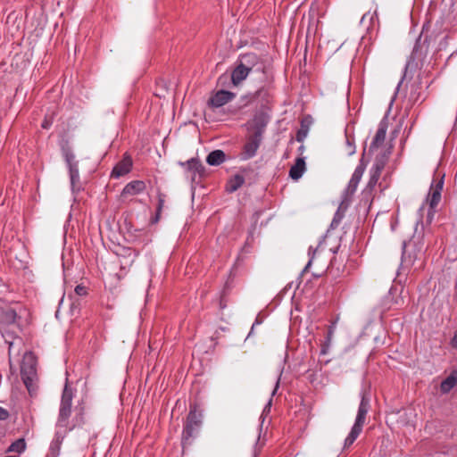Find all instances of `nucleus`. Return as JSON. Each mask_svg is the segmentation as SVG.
Instances as JSON below:
<instances>
[{
    "label": "nucleus",
    "instance_id": "9d476101",
    "mask_svg": "<svg viewBox=\"0 0 457 457\" xmlns=\"http://www.w3.org/2000/svg\"><path fill=\"white\" fill-rule=\"evenodd\" d=\"M228 102V89L221 88L219 89L213 96L208 100V105L212 110L218 109Z\"/></svg>",
    "mask_w": 457,
    "mask_h": 457
},
{
    "label": "nucleus",
    "instance_id": "4be33fe9",
    "mask_svg": "<svg viewBox=\"0 0 457 457\" xmlns=\"http://www.w3.org/2000/svg\"><path fill=\"white\" fill-rule=\"evenodd\" d=\"M62 154L68 166L78 164V162L75 160V155L68 145H62Z\"/></svg>",
    "mask_w": 457,
    "mask_h": 457
},
{
    "label": "nucleus",
    "instance_id": "dca6fc26",
    "mask_svg": "<svg viewBox=\"0 0 457 457\" xmlns=\"http://www.w3.org/2000/svg\"><path fill=\"white\" fill-rule=\"evenodd\" d=\"M305 170V162L303 158H297L295 164L290 168L289 176L295 179H299Z\"/></svg>",
    "mask_w": 457,
    "mask_h": 457
},
{
    "label": "nucleus",
    "instance_id": "603ef678",
    "mask_svg": "<svg viewBox=\"0 0 457 457\" xmlns=\"http://www.w3.org/2000/svg\"><path fill=\"white\" fill-rule=\"evenodd\" d=\"M312 249V246H311V247H309V253H311Z\"/></svg>",
    "mask_w": 457,
    "mask_h": 457
},
{
    "label": "nucleus",
    "instance_id": "e433bc0d",
    "mask_svg": "<svg viewBox=\"0 0 457 457\" xmlns=\"http://www.w3.org/2000/svg\"><path fill=\"white\" fill-rule=\"evenodd\" d=\"M228 79V77L226 75V73H223L220 78L218 79V85L225 86L227 81Z\"/></svg>",
    "mask_w": 457,
    "mask_h": 457
},
{
    "label": "nucleus",
    "instance_id": "7c9ffc66",
    "mask_svg": "<svg viewBox=\"0 0 457 457\" xmlns=\"http://www.w3.org/2000/svg\"><path fill=\"white\" fill-rule=\"evenodd\" d=\"M242 105L233 104L232 106H230V114H236L242 107L247 106L250 103V98L247 96H244L242 98Z\"/></svg>",
    "mask_w": 457,
    "mask_h": 457
},
{
    "label": "nucleus",
    "instance_id": "c85d7f7f",
    "mask_svg": "<svg viewBox=\"0 0 457 457\" xmlns=\"http://www.w3.org/2000/svg\"><path fill=\"white\" fill-rule=\"evenodd\" d=\"M444 178L445 175H442L439 179H435L430 187V191H438L442 192L444 187Z\"/></svg>",
    "mask_w": 457,
    "mask_h": 457
},
{
    "label": "nucleus",
    "instance_id": "7ed1b4c3",
    "mask_svg": "<svg viewBox=\"0 0 457 457\" xmlns=\"http://www.w3.org/2000/svg\"><path fill=\"white\" fill-rule=\"evenodd\" d=\"M203 420V413L196 410V407H191L187 417V421L182 432V445H190L193 438H195L201 428Z\"/></svg>",
    "mask_w": 457,
    "mask_h": 457
},
{
    "label": "nucleus",
    "instance_id": "412c9836",
    "mask_svg": "<svg viewBox=\"0 0 457 457\" xmlns=\"http://www.w3.org/2000/svg\"><path fill=\"white\" fill-rule=\"evenodd\" d=\"M364 424L356 422L353 426L351 432L349 433L348 436L345 438V447H349L353 444V442L356 440V438L359 436L362 430V427Z\"/></svg>",
    "mask_w": 457,
    "mask_h": 457
},
{
    "label": "nucleus",
    "instance_id": "5701e85b",
    "mask_svg": "<svg viewBox=\"0 0 457 457\" xmlns=\"http://www.w3.org/2000/svg\"><path fill=\"white\" fill-rule=\"evenodd\" d=\"M157 198H158V204H157V209H156V214L152 220L153 223H156L160 220L161 212L164 207L166 195L159 191L157 194Z\"/></svg>",
    "mask_w": 457,
    "mask_h": 457
},
{
    "label": "nucleus",
    "instance_id": "6e6552de",
    "mask_svg": "<svg viewBox=\"0 0 457 457\" xmlns=\"http://www.w3.org/2000/svg\"><path fill=\"white\" fill-rule=\"evenodd\" d=\"M133 162L129 155L124 154L123 158L114 166L111 176L119 179L128 174L132 168Z\"/></svg>",
    "mask_w": 457,
    "mask_h": 457
},
{
    "label": "nucleus",
    "instance_id": "aec40b11",
    "mask_svg": "<svg viewBox=\"0 0 457 457\" xmlns=\"http://www.w3.org/2000/svg\"><path fill=\"white\" fill-rule=\"evenodd\" d=\"M369 406H370L369 399L363 395L361 397V400L357 417L355 420L356 422L364 424L365 420H366V415L369 411Z\"/></svg>",
    "mask_w": 457,
    "mask_h": 457
},
{
    "label": "nucleus",
    "instance_id": "b1692460",
    "mask_svg": "<svg viewBox=\"0 0 457 457\" xmlns=\"http://www.w3.org/2000/svg\"><path fill=\"white\" fill-rule=\"evenodd\" d=\"M25 448H26V443H25L24 439L20 438L10 445V446L7 449V452L21 453L25 450Z\"/></svg>",
    "mask_w": 457,
    "mask_h": 457
},
{
    "label": "nucleus",
    "instance_id": "39448f33",
    "mask_svg": "<svg viewBox=\"0 0 457 457\" xmlns=\"http://www.w3.org/2000/svg\"><path fill=\"white\" fill-rule=\"evenodd\" d=\"M423 245L420 242L411 240L403 244L402 262L405 266H412L416 260L420 259L423 254Z\"/></svg>",
    "mask_w": 457,
    "mask_h": 457
},
{
    "label": "nucleus",
    "instance_id": "c9c22d12",
    "mask_svg": "<svg viewBox=\"0 0 457 457\" xmlns=\"http://www.w3.org/2000/svg\"><path fill=\"white\" fill-rule=\"evenodd\" d=\"M9 418V412L7 410L0 407V420H5Z\"/></svg>",
    "mask_w": 457,
    "mask_h": 457
},
{
    "label": "nucleus",
    "instance_id": "3c124183",
    "mask_svg": "<svg viewBox=\"0 0 457 457\" xmlns=\"http://www.w3.org/2000/svg\"><path fill=\"white\" fill-rule=\"evenodd\" d=\"M74 309V303L71 304V311L73 312Z\"/></svg>",
    "mask_w": 457,
    "mask_h": 457
},
{
    "label": "nucleus",
    "instance_id": "f3484780",
    "mask_svg": "<svg viewBox=\"0 0 457 457\" xmlns=\"http://www.w3.org/2000/svg\"><path fill=\"white\" fill-rule=\"evenodd\" d=\"M226 161V154L222 150L212 151L206 157V162L211 166H218Z\"/></svg>",
    "mask_w": 457,
    "mask_h": 457
},
{
    "label": "nucleus",
    "instance_id": "49530a36",
    "mask_svg": "<svg viewBox=\"0 0 457 457\" xmlns=\"http://www.w3.org/2000/svg\"><path fill=\"white\" fill-rule=\"evenodd\" d=\"M229 96H230V102H231L234 98V94L230 92Z\"/></svg>",
    "mask_w": 457,
    "mask_h": 457
},
{
    "label": "nucleus",
    "instance_id": "864d4df0",
    "mask_svg": "<svg viewBox=\"0 0 457 457\" xmlns=\"http://www.w3.org/2000/svg\"><path fill=\"white\" fill-rule=\"evenodd\" d=\"M5 457H17V456H5Z\"/></svg>",
    "mask_w": 457,
    "mask_h": 457
},
{
    "label": "nucleus",
    "instance_id": "1a4fd4ad",
    "mask_svg": "<svg viewBox=\"0 0 457 457\" xmlns=\"http://www.w3.org/2000/svg\"><path fill=\"white\" fill-rule=\"evenodd\" d=\"M138 255L139 252L135 249L130 247L121 248L119 253L121 269L130 268Z\"/></svg>",
    "mask_w": 457,
    "mask_h": 457
},
{
    "label": "nucleus",
    "instance_id": "2f4dec72",
    "mask_svg": "<svg viewBox=\"0 0 457 457\" xmlns=\"http://www.w3.org/2000/svg\"><path fill=\"white\" fill-rule=\"evenodd\" d=\"M74 292L79 296H85L87 295V288L83 285L76 286Z\"/></svg>",
    "mask_w": 457,
    "mask_h": 457
},
{
    "label": "nucleus",
    "instance_id": "f03ea898",
    "mask_svg": "<svg viewBox=\"0 0 457 457\" xmlns=\"http://www.w3.org/2000/svg\"><path fill=\"white\" fill-rule=\"evenodd\" d=\"M260 62L259 56L254 53H247L239 56L236 66L230 74V80L234 86L244 81L250 71Z\"/></svg>",
    "mask_w": 457,
    "mask_h": 457
},
{
    "label": "nucleus",
    "instance_id": "393cba45",
    "mask_svg": "<svg viewBox=\"0 0 457 457\" xmlns=\"http://www.w3.org/2000/svg\"><path fill=\"white\" fill-rule=\"evenodd\" d=\"M382 169H383V165H380V164L375 165L374 171L371 174L370 181L368 183L369 187L372 188L373 187H375V185L377 184V182L380 177Z\"/></svg>",
    "mask_w": 457,
    "mask_h": 457
},
{
    "label": "nucleus",
    "instance_id": "79ce46f5",
    "mask_svg": "<svg viewBox=\"0 0 457 457\" xmlns=\"http://www.w3.org/2000/svg\"><path fill=\"white\" fill-rule=\"evenodd\" d=\"M220 309H225L227 307V303H226V300H225L224 294L221 295V298H220Z\"/></svg>",
    "mask_w": 457,
    "mask_h": 457
},
{
    "label": "nucleus",
    "instance_id": "f8f14e48",
    "mask_svg": "<svg viewBox=\"0 0 457 457\" xmlns=\"http://www.w3.org/2000/svg\"><path fill=\"white\" fill-rule=\"evenodd\" d=\"M146 188L145 183L143 180H133L128 183L123 190L122 195H136L143 193Z\"/></svg>",
    "mask_w": 457,
    "mask_h": 457
},
{
    "label": "nucleus",
    "instance_id": "ea45409f",
    "mask_svg": "<svg viewBox=\"0 0 457 457\" xmlns=\"http://www.w3.org/2000/svg\"><path fill=\"white\" fill-rule=\"evenodd\" d=\"M330 343H331V342H328V337H327V338H326V341H325V343L323 344L322 348H321V350H320V353H321V354H326V353H328V347H329V345H330Z\"/></svg>",
    "mask_w": 457,
    "mask_h": 457
},
{
    "label": "nucleus",
    "instance_id": "09e8293b",
    "mask_svg": "<svg viewBox=\"0 0 457 457\" xmlns=\"http://www.w3.org/2000/svg\"><path fill=\"white\" fill-rule=\"evenodd\" d=\"M271 404V400H270L269 403L267 404L266 408H270Z\"/></svg>",
    "mask_w": 457,
    "mask_h": 457
},
{
    "label": "nucleus",
    "instance_id": "bb28decb",
    "mask_svg": "<svg viewBox=\"0 0 457 457\" xmlns=\"http://www.w3.org/2000/svg\"><path fill=\"white\" fill-rule=\"evenodd\" d=\"M70 171V178L71 185L74 186L77 182L79 181V172L78 164H72L68 166Z\"/></svg>",
    "mask_w": 457,
    "mask_h": 457
},
{
    "label": "nucleus",
    "instance_id": "a19ab883",
    "mask_svg": "<svg viewBox=\"0 0 457 457\" xmlns=\"http://www.w3.org/2000/svg\"><path fill=\"white\" fill-rule=\"evenodd\" d=\"M330 343H331V342H328V337H327V338H326V341H325V343L323 344L322 348H321V350H320V353H321V354H326V353H328V347H329V345H330Z\"/></svg>",
    "mask_w": 457,
    "mask_h": 457
},
{
    "label": "nucleus",
    "instance_id": "20e7f679",
    "mask_svg": "<svg viewBox=\"0 0 457 457\" xmlns=\"http://www.w3.org/2000/svg\"><path fill=\"white\" fill-rule=\"evenodd\" d=\"M179 164L184 168L185 176L192 182L199 183L207 175L205 167L198 158L179 162Z\"/></svg>",
    "mask_w": 457,
    "mask_h": 457
},
{
    "label": "nucleus",
    "instance_id": "de8ad7c7",
    "mask_svg": "<svg viewBox=\"0 0 457 457\" xmlns=\"http://www.w3.org/2000/svg\"><path fill=\"white\" fill-rule=\"evenodd\" d=\"M353 153H354V148H353V149L351 148V149L349 150V154H353Z\"/></svg>",
    "mask_w": 457,
    "mask_h": 457
},
{
    "label": "nucleus",
    "instance_id": "4c0bfd02",
    "mask_svg": "<svg viewBox=\"0 0 457 457\" xmlns=\"http://www.w3.org/2000/svg\"><path fill=\"white\" fill-rule=\"evenodd\" d=\"M435 212H436L435 209H431L429 207V210H428V215H427V222L428 224H430L432 222L434 215H435Z\"/></svg>",
    "mask_w": 457,
    "mask_h": 457
},
{
    "label": "nucleus",
    "instance_id": "a18cd8bd",
    "mask_svg": "<svg viewBox=\"0 0 457 457\" xmlns=\"http://www.w3.org/2000/svg\"><path fill=\"white\" fill-rule=\"evenodd\" d=\"M278 383H279V382H278V381H277V383H276V386H275V388H274V390H273V392H272V395H274V394L276 393V391H277V389H278Z\"/></svg>",
    "mask_w": 457,
    "mask_h": 457
},
{
    "label": "nucleus",
    "instance_id": "473e14b6",
    "mask_svg": "<svg viewBox=\"0 0 457 457\" xmlns=\"http://www.w3.org/2000/svg\"><path fill=\"white\" fill-rule=\"evenodd\" d=\"M337 320H338V318H337L336 320L332 321L331 325L328 327V335H327L328 342H331V340H332L333 333L336 328V324L337 322Z\"/></svg>",
    "mask_w": 457,
    "mask_h": 457
},
{
    "label": "nucleus",
    "instance_id": "4468645a",
    "mask_svg": "<svg viewBox=\"0 0 457 457\" xmlns=\"http://www.w3.org/2000/svg\"><path fill=\"white\" fill-rule=\"evenodd\" d=\"M268 123V117L264 113L256 114L253 120L252 128L253 129V134L260 133V137H262L264 129Z\"/></svg>",
    "mask_w": 457,
    "mask_h": 457
},
{
    "label": "nucleus",
    "instance_id": "58836bf2",
    "mask_svg": "<svg viewBox=\"0 0 457 457\" xmlns=\"http://www.w3.org/2000/svg\"><path fill=\"white\" fill-rule=\"evenodd\" d=\"M330 343H331V342H328V337H327V338H326V341H325V343L323 344L322 348H321V350H320V353H321V354H326V353H328V347H329V345H330Z\"/></svg>",
    "mask_w": 457,
    "mask_h": 457
},
{
    "label": "nucleus",
    "instance_id": "72a5a7b5",
    "mask_svg": "<svg viewBox=\"0 0 457 457\" xmlns=\"http://www.w3.org/2000/svg\"><path fill=\"white\" fill-rule=\"evenodd\" d=\"M2 336L4 338L5 343H7L9 345V351H8L9 352V361L11 362V350H12V347L13 345V342L9 341V339H8L9 333L2 332Z\"/></svg>",
    "mask_w": 457,
    "mask_h": 457
},
{
    "label": "nucleus",
    "instance_id": "0eeeda50",
    "mask_svg": "<svg viewBox=\"0 0 457 457\" xmlns=\"http://www.w3.org/2000/svg\"><path fill=\"white\" fill-rule=\"evenodd\" d=\"M261 142L262 137H260V133L251 134L250 136H248L246 142L243 147V159L246 160L253 157L261 145Z\"/></svg>",
    "mask_w": 457,
    "mask_h": 457
},
{
    "label": "nucleus",
    "instance_id": "2eb2a0df",
    "mask_svg": "<svg viewBox=\"0 0 457 457\" xmlns=\"http://www.w3.org/2000/svg\"><path fill=\"white\" fill-rule=\"evenodd\" d=\"M364 170H365V165L362 163V161H361V163L354 170V172L349 181L348 190H350L352 192L355 191V189L363 175Z\"/></svg>",
    "mask_w": 457,
    "mask_h": 457
},
{
    "label": "nucleus",
    "instance_id": "8fccbe9b",
    "mask_svg": "<svg viewBox=\"0 0 457 457\" xmlns=\"http://www.w3.org/2000/svg\"><path fill=\"white\" fill-rule=\"evenodd\" d=\"M253 330V326L251 328V332L249 333V336L252 334Z\"/></svg>",
    "mask_w": 457,
    "mask_h": 457
},
{
    "label": "nucleus",
    "instance_id": "a878e982",
    "mask_svg": "<svg viewBox=\"0 0 457 457\" xmlns=\"http://www.w3.org/2000/svg\"><path fill=\"white\" fill-rule=\"evenodd\" d=\"M441 193L438 191H430L428 195L429 207L435 209L441 200Z\"/></svg>",
    "mask_w": 457,
    "mask_h": 457
},
{
    "label": "nucleus",
    "instance_id": "ddd939ff",
    "mask_svg": "<svg viewBox=\"0 0 457 457\" xmlns=\"http://www.w3.org/2000/svg\"><path fill=\"white\" fill-rule=\"evenodd\" d=\"M312 124V118L310 115H306L301 120L300 129H298L295 137L298 142H303Z\"/></svg>",
    "mask_w": 457,
    "mask_h": 457
},
{
    "label": "nucleus",
    "instance_id": "6ab92c4d",
    "mask_svg": "<svg viewBox=\"0 0 457 457\" xmlns=\"http://www.w3.org/2000/svg\"><path fill=\"white\" fill-rule=\"evenodd\" d=\"M16 318H17V313L13 309L0 308V324H6V325L12 324L15 322Z\"/></svg>",
    "mask_w": 457,
    "mask_h": 457
},
{
    "label": "nucleus",
    "instance_id": "c756f323",
    "mask_svg": "<svg viewBox=\"0 0 457 457\" xmlns=\"http://www.w3.org/2000/svg\"><path fill=\"white\" fill-rule=\"evenodd\" d=\"M343 216H344V212H341V206L338 208L337 212H336L333 220H332V222L330 224V228H336L339 223L341 222V220L343 219Z\"/></svg>",
    "mask_w": 457,
    "mask_h": 457
},
{
    "label": "nucleus",
    "instance_id": "c03bdc74",
    "mask_svg": "<svg viewBox=\"0 0 457 457\" xmlns=\"http://www.w3.org/2000/svg\"><path fill=\"white\" fill-rule=\"evenodd\" d=\"M452 345L454 347H457V336L455 335L453 338Z\"/></svg>",
    "mask_w": 457,
    "mask_h": 457
},
{
    "label": "nucleus",
    "instance_id": "37998d69",
    "mask_svg": "<svg viewBox=\"0 0 457 457\" xmlns=\"http://www.w3.org/2000/svg\"><path fill=\"white\" fill-rule=\"evenodd\" d=\"M312 262H313V255H312V256L311 257V259L309 260V262H308V263H307L306 267L304 268V270H307L310 268V266L312 265Z\"/></svg>",
    "mask_w": 457,
    "mask_h": 457
},
{
    "label": "nucleus",
    "instance_id": "9b49d317",
    "mask_svg": "<svg viewBox=\"0 0 457 457\" xmlns=\"http://www.w3.org/2000/svg\"><path fill=\"white\" fill-rule=\"evenodd\" d=\"M387 130V121L383 120L380 121L376 135L370 144V151L379 148L385 142Z\"/></svg>",
    "mask_w": 457,
    "mask_h": 457
},
{
    "label": "nucleus",
    "instance_id": "f704fd0d",
    "mask_svg": "<svg viewBox=\"0 0 457 457\" xmlns=\"http://www.w3.org/2000/svg\"><path fill=\"white\" fill-rule=\"evenodd\" d=\"M52 124H53L52 118L46 117L41 124V127L45 129H48L52 126Z\"/></svg>",
    "mask_w": 457,
    "mask_h": 457
},
{
    "label": "nucleus",
    "instance_id": "cd10ccee",
    "mask_svg": "<svg viewBox=\"0 0 457 457\" xmlns=\"http://www.w3.org/2000/svg\"><path fill=\"white\" fill-rule=\"evenodd\" d=\"M245 182L242 175L237 174L230 179V192L238 189Z\"/></svg>",
    "mask_w": 457,
    "mask_h": 457
},
{
    "label": "nucleus",
    "instance_id": "a211bd4d",
    "mask_svg": "<svg viewBox=\"0 0 457 457\" xmlns=\"http://www.w3.org/2000/svg\"><path fill=\"white\" fill-rule=\"evenodd\" d=\"M457 384V370H453L451 374L441 382L440 390L443 394L449 393Z\"/></svg>",
    "mask_w": 457,
    "mask_h": 457
},
{
    "label": "nucleus",
    "instance_id": "423d86ee",
    "mask_svg": "<svg viewBox=\"0 0 457 457\" xmlns=\"http://www.w3.org/2000/svg\"><path fill=\"white\" fill-rule=\"evenodd\" d=\"M21 378L29 389V386L33 382V378L36 375V359L32 353H26L21 365Z\"/></svg>",
    "mask_w": 457,
    "mask_h": 457
},
{
    "label": "nucleus",
    "instance_id": "f257e3e1",
    "mask_svg": "<svg viewBox=\"0 0 457 457\" xmlns=\"http://www.w3.org/2000/svg\"><path fill=\"white\" fill-rule=\"evenodd\" d=\"M72 389L65 385L59 408V413L56 420V432L52 441L51 447H59L62 443L66 434L72 431L75 428L81 427L85 423V407L78 405L75 408V415L72 419Z\"/></svg>",
    "mask_w": 457,
    "mask_h": 457
}]
</instances>
